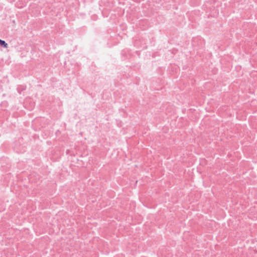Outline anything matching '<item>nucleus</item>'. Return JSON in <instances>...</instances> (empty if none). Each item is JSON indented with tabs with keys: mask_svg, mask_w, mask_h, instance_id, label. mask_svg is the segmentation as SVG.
Segmentation results:
<instances>
[{
	"mask_svg": "<svg viewBox=\"0 0 257 257\" xmlns=\"http://www.w3.org/2000/svg\"><path fill=\"white\" fill-rule=\"evenodd\" d=\"M0 45L5 48H7L8 47V44L4 40L0 39Z\"/></svg>",
	"mask_w": 257,
	"mask_h": 257,
	"instance_id": "obj_1",
	"label": "nucleus"
}]
</instances>
